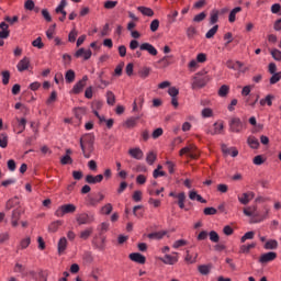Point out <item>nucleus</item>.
I'll use <instances>...</instances> for the list:
<instances>
[{
  "label": "nucleus",
  "instance_id": "c03bdc74",
  "mask_svg": "<svg viewBox=\"0 0 281 281\" xmlns=\"http://www.w3.org/2000/svg\"><path fill=\"white\" fill-rule=\"evenodd\" d=\"M188 245V240L186 239H178L173 241L172 249H181V247H186Z\"/></svg>",
  "mask_w": 281,
  "mask_h": 281
},
{
  "label": "nucleus",
  "instance_id": "09e8293b",
  "mask_svg": "<svg viewBox=\"0 0 281 281\" xmlns=\"http://www.w3.org/2000/svg\"><path fill=\"white\" fill-rule=\"evenodd\" d=\"M106 102L108 104H110V106H113V104H115V93H113V91L106 92Z\"/></svg>",
  "mask_w": 281,
  "mask_h": 281
},
{
  "label": "nucleus",
  "instance_id": "6e6552de",
  "mask_svg": "<svg viewBox=\"0 0 281 281\" xmlns=\"http://www.w3.org/2000/svg\"><path fill=\"white\" fill-rule=\"evenodd\" d=\"M243 121L238 116H233L229 121V128L232 133H240L243 131Z\"/></svg>",
  "mask_w": 281,
  "mask_h": 281
},
{
  "label": "nucleus",
  "instance_id": "0e129e2a",
  "mask_svg": "<svg viewBox=\"0 0 281 281\" xmlns=\"http://www.w3.org/2000/svg\"><path fill=\"white\" fill-rule=\"evenodd\" d=\"M251 89H254V86H245L243 89H241V95L243 98H247V95H249V93H251Z\"/></svg>",
  "mask_w": 281,
  "mask_h": 281
},
{
  "label": "nucleus",
  "instance_id": "bf43d9fd",
  "mask_svg": "<svg viewBox=\"0 0 281 281\" xmlns=\"http://www.w3.org/2000/svg\"><path fill=\"white\" fill-rule=\"evenodd\" d=\"M202 117H212L214 115V111L210 108H204L201 112Z\"/></svg>",
  "mask_w": 281,
  "mask_h": 281
},
{
  "label": "nucleus",
  "instance_id": "6e6d98bb",
  "mask_svg": "<svg viewBox=\"0 0 281 281\" xmlns=\"http://www.w3.org/2000/svg\"><path fill=\"white\" fill-rule=\"evenodd\" d=\"M138 76H139L140 78H143V79L148 78V77L150 76V68L144 67L143 69H140V70L138 71Z\"/></svg>",
  "mask_w": 281,
  "mask_h": 281
},
{
  "label": "nucleus",
  "instance_id": "20e7f679",
  "mask_svg": "<svg viewBox=\"0 0 281 281\" xmlns=\"http://www.w3.org/2000/svg\"><path fill=\"white\" fill-rule=\"evenodd\" d=\"M26 125H27V120H25V119H19L18 116H15L11 121V126L13 128V133H16L18 135H21V133H23V131H25Z\"/></svg>",
  "mask_w": 281,
  "mask_h": 281
},
{
  "label": "nucleus",
  "instance_id": "49530a36",
  "mask_svg": "<svg viewBox=\"0 0 281 281\" xmlns=\"http://www.w3.org/2000/svg\"><path fill=\"white\" fill-rule=\"evenodd\" d=\"M210 23L211 25L218 23V10L215 9L211 11Z\"/></svg>",
  "mask_w": 281,
  "mask_h": 281
},
{
  "label": "nucleus",
  "instance_id": "aec40b11",
  "mask_svg": "<svg viewBox=\"0 0 281 281\" xmlns=\"http://www.w3.org/2000/svg\"><path fill=\"white\" fill-rule=\"evenodd\" d=\"M67 237H61L58 243H57V251L59 254V256H63V254H65V251H67Z\"/></svg>",
  "mask_w": 281,
  "mask_h": 281
},
{
  "label": "nucleus",
  "instance_id": "ddd939ff",
  "mask_svg": "<svg viewBox=\"0 0 281 281\" xmlns=\"http://www.w3.org/2000/svg\"><path fill=\"white\" fill-rule=\"evenodd\" d=\"M127 153L132 159H136L137 161L144 159V151L139 147L130 148Z\"/></svg>",
  "mask_w": 281,
  "mask_h": 281
},
{
  "label": "nucleus",
  "instance_id": "b1692460",
  "mask_svg": "<svg viewBox=\"0 0 281 281\" xmlns=\"http://www.w3.org/2000/svg\"><path fill=\"white\" fill-rule=\"evenodd\" d=\"M21 220V210L15 209L12 211L11 225L12 227H19V221Z\"/></svg>",
  "mask_w": 281,
  "mask_h": 281
},
{
  "label": "nucleus",
  "instance_id": "37998d69",
  "mask_svg": "<svg viewBox=\"0 0 281 281\" xmlns=\"http://www.w3.org/2000/svg\"><path fill=\"white\" fill-rule=\"evenodd\" d=\"M66 82L71 83L76 80V72L72 69H69L65 75Z\"/></svg>",
  "mask_w": 281,
  "mask_h": 281
},
{
  "label": "nucleus",
  "instance_id": "bb28decb",
  "mask_svg": "<svg viewBox=\"0 0 281 281\" xmlns=\"http://www.w3.org/2000/svg\"><path fill=\"white\" fill-rule=\"evenodd\" d=\"M103 179H104L103 175H97V176L88 175L86 177V182L87 183H92V184L102 183Z\"/></svg>",
  "mask_w": 281,
  "mask_h": 281
},
{
  "label": "nucleus",
  "instance_id": "393cba45",
  "mask_svg": "<svg viewBox=\"0 0 281 281\" xmlns=\"http://www.w3.org/2000/svg\"><path fill=\"white\" fill-rule=\"evenodd\" d=\"M254 200V192H247L243 193L241 195H238V201L241 203V205H247L250 201Z\"/></svg>",
  "mask_w": 281,
  "mask_h": 281
},
{
  "label": "nucleus",
  "instance_id": "473e14b6",
  "mask_svg": "<svg viewBox=\"0 0 281 281\" xmlns=\"http://www.w3.org/2000/svg\"><path fill=\"white\" fill-rule=\"evenodd\" d=\"M238 12H243V8L236 7V8H234V9L229 12L228 21H229L231 23H235V22H236V14H238Z\"/></svg>",
  "mask_w": 281,
  "mask_h": 281
},
{
  "label": "nucleus",
  "instance_id": "2f4dec72",
  "mask_svg": "<svg viewBox=\"0 0 281 281\" xmlns=\"http://www.w3.org/2000/svg\"><path fill=\"white\" fill-rule=\"evenodd\" d=\"M251 249H256V243L241 245L239 247V254H249Z\"/></svg>",
  "mask_w": 281,
  "mask_h": 281
},
{
  "label": "nucleus",
  "instance_id": "7c9ffc66",
  "mask_svg": "<svg viewBox=\"0 0 281 281\" xmlns=\"http://www.w3.org/2000/svg\"><path fill=\"white\" fill-rule=\"evenodd\" d=\"M189 199L191 201H199V203H207V201H205V199L194 190L189 192Z\"/></svg>",
  "mask_w": 281,
  "mask_h": 281
},
{
  "label": "nucleus",
  "instance_id": "58836bf2",
  "mask_svg": "<svg viewBox=\"0 0 281 281\" xmlns=\"http://www.w3.org/2000/svg\"><path fill=\"white\" fill-rule=\"evenodd\" d=\"M177 199H178V205L180 210H183L186 207V193L184 192L178 193Z\"/></svg>",
  "mask_w": 281,
  "mask_h": 281
},
{
  "label": "nucleus",
  "instance_id": "680f3d73",
  "mask_svg": "<svg viewBox=\"0 0 281 281\" xmlns=\"http://www.w3.org/2000/svg\"><path fill=\"white\" fill-rule=\"evenodd\" d=\"M0 148H8V135L0 134Z\"/></svg>",
  "mask_w": 281,
  "mask_h": 281
},
{
  "label": "nucleus",
  "instance_id": "cd10ccee",
  "mask_svg": "<svg viewBox=\"0 0 281 281\" xmlns=\"http://www.w3.org/2000/svg\"><path fill=\"white\" fill-rule=\"evenodd\" d=\"M167 234V231H159L148 234L147 238H149L150 240H161V238H164V236H166Z\"/></svg>",
  "mask_w": 281,
  "mask_h": 281
},
{
  "label": "nucleus",
  "instance_id": "5fc2aeb1",
  "mask_svg": "<svg viewBox=\"0 0 281 281\" xmlns=\"http://www.w3.org/2000/svg\"><path fill=\"white\" fill-rule=\"evenodd\" d=\"M32 46L36 47L37 49H43V47H45V44L43 43V38L37 37L36 40H34L32 42Z\"/></svg>",
  "mask_w": 281,
  "mask_h": 281
},
{
  "label": "nucleus",
  "instance_id": "f257e3e1",
  "mask_svg": "<svg viewBox=\"0 0 281 281\" xmlns=\"http://www.w3.org/2000/svg\"><path fill=\"white\" fill-rule=\"evenodd\" d=\"M258 207L256 205L244 207L245 216H254V223H262V221H267L269 218V207L265 206L263 214H258Z\"/></svg>",
  "mask_w": 281,
  "mask_h": 281
},
{
  "label": "nucleus",
  "instance_id": "774afa93",
  "mask_svg": "<svg viewBox=\"0 0 281 281\" xmlns=\"http://www.w3.org/2000/svg\"><path fill=\"white\" fill-rule=\"evenodd\" d=\"M16 204V198L10 199L5 204V210L10 211Z\"/></svg>",
  "mask_w": 281,
  "mask_h": 281
},
{
  "label": "nucleus",
  "instance_id": "412c9836",
  "mask_svg": "<svg viewBox=\"0 0 281 281\" xmlns=\"http://www.w3.org/2000/svg\"><path fill=\"white\" fill-rule=\"evenodd\" d=\"M276 100V95L267 94L265 98L260 99V106H273V101Z\"/></svg>",
  "mask_w": 281,
  "mask_h": 281
},
{
  "label": "nucleus",
  "instance_id": "338daca9",
  "mask_svg": "<svg viewBox=\"0 0 281 281\" xmlns=\"http://www.w3.org/2000/svg\"><path fill=\"white\" fill-rule=\"evenodd\" d=\"M149 205H153V207H160L161 206V200H157L154 198H149L148 200Z\"/></svg>",
  "mask_w": 281,
  "mask_h": 281
},
{
  "label": "nucleus",
  "instance_id": "c756f323",
  "mask_svg": "<svg viewBox=\"0 0 281 281\" xmlns=\"http://www.w3.org/2000/svg\"><path fill=\"white\" fill-rule=\"evenodd\" d=\"M63 225V221L60 220H57L55 222H52L49 225H48V232L50 234H56V232H58V229L60 228V226Z\"/></svg>",
  "mask_w": 281,
  "mask_h": 281
},
{
  "label": "nucleus",
  "instance_id": "de8ad7c7",
  "mask_svg": "<svg viewBox=\"0 0 281 281\" xmlns=\"http://www.w3.org/2000/svg\"><path fill=\"white\" fill-rule=\"evenodd\" d=\"M113 212V204L112 203H106L101 207V214L109 215Z\"/></svg>",
  "mask_w": 281,
  "mask_h": 281
},
{
  "label": "nucleus",
  "instance_id": "a19ab883",
  "mask_svg": "<svg viewBox=\"0 0 281 281\" xmlns=\"http://www.w3.org/2000/svg\"><path fill=\"white\" fill-rule=\"evenodd\" d=\"M256 236V233L254 231L247 232L244 236L240 238V243H247V240H254Z\"/></svg>",
  "mask_w": 281,
  "mask_h": 281
},
{
  "label": "nucleus",
  "instance_id": "69168bd1",
  "mask_svg": "<svg viewBox=\"0 0 281 281\" xmlns=\"http://www.w3.org/2000/svg\"><path fill=\"white\" fill-rule=\"evenodd\" d=\"M168 93H169L170 98H178V95H179V90H178L177 87H170V88L168 89Z\"/></svg>",
  "mask_w": 281,
  "mask_h": 281
},
{
  "label": "nucleus",
  "instance_id": "a211bd4d",
  "mask_svg": "<svg viewBox=\"0 0 281 281\" xmlns=\"http://www.w3.org/2000/svg\"><path fill=\"white\" fill-rule=\"evenodd\" d=\"M130 260L132 262H137L138 265H145L146 263V257L139 252H132L130 254Z\"/></svg>",
  "mask_w": 281,
  "mask_h": 281
},
{
  "label": "nucleus",
  "instance_id": "9d476101",
  "mask_svg": "<svg viewBox=\"0 0 281 281\" xmlns=\"http://www.w3.org/2000/svg\"><path fill=\"white\" fill-rule=\"evenodd\" d=\"M164 262V265L173 266L179 262V252H172V255L166 254L164 257L159 258Z\"/></svg>",
  "mask_w": 281,
  "mask_h": 281
},
{
  "label": "nucleus",
  "instance_id": "6ab92c4d",
  "mask_svg": "<svg viewBox=\"0 0 281 281\" xmlns=\"http://www.w3.org/2000/svg\"><path fill=\"white\" fill-rule=\"evenodd\" d=\"M198 258H199V254L190 252V250H187L184 256V262L187 265H194Z\"/></svg>",
  "mask_w": 281,
  "mask_h": 281
},
{
  "label": "nucleus",
  "instance_id": "dca6fc26",
  "mask_svg": "<svg viewBox=\"0 0 281 281\" xmlns=\"http://www.w3.org/2000/svg\"><path fill=\"white\" fill-rule=\"evenodd\" d=\"M139 49H140V52H147L150 56H157V54H158L157 48H155V46H153V44L147 43V42L140 44Z\"/></svg>",
  "mask_w": 281,
  "mask_h": 281
},
{
  "label": "nucleus",
  "instance_id": "72a5a7b5",
  "mask_svg": "<svg viewBox=\"0 0 281 281\" xmlns=\"http://www.w3.org/2000/svg\"><path fill=\"white\" fill-rule=\"evenodd\" d=\"M278 247V240L276 239H268L265 244H263V249L267 250H273Z\"/></svg>",
  "mask_w": 281,
  "mask_h": 281
},
{
  "label": "nucleus",
  "instance_id": "3c124183",
  "mask_svg": "<svg viewBox=\"0 0 281 281\" xmlns=\"http://www.w3.org/2000/svg\"><path fill=\"white\" fill-rule=\"evenodd\" d=\"M281 80V71L272 74L270 78V85H278Z\"/></svg>",
  "mask_w": 281,
  "mask_h": 281
},
{
  "label": "nucleus",
  "instance_id": "864d4df0",
  "mask_svg": "<svg viewBox=\"0 0 281 281\" xmlns=\"http://www.w3.org/2000/svg\"><path fill=\"white\" fill-rule=\"evenodd\" d=\"M206 18H207V13L201 12V13L194 15L193 23H201V21H205Z\"/></svg>",
  "mask_w": 281,
  "mask_h": 281
},
{
  "label": "nucleus",
  "instance_id": "4c0bfd02",
  "mask_svg": "<svg viewBox=\"0 0 281 281\" xmlns=\"http://www.w3.org/2000/svg\"><path fill=\"white\" fill-rule=\"evenodd\" d=\"M247 144L248 146H250V148L257 149L260 146V142H258V138H256L255 136H249L247 139Z\"/></svg>",
  "mask_w": 281,
  "mask_h": 281
},
{
  "label": "nucleus",
  "instance_id": "4d7b16f0",
  "mask_svg": "<svg viewBox=\"0 0 281 281\" xmlns=\"http://www.w3.org/2000/svg\"><path fill=\"white\" fill-rule=\"evenodd\" d=\"M54 34H56V24H53V25L49 26V29L46 31V36H47L48 41H52V38H54Z\"/></svg>",
  "mask_w": 281,
  "mask_h": 281
},
{
  "label": "nucleus",
  "instance_id": "052dcab7",
  "mask_svg": "<svg viewBox=\"0 0 281 281\" xmlns=\"http://www.w3.org/2000/svg\"><path fill=\"white\" fill-rule=\"evenodd\" d=\"M76 38H78V31L72 29L68 35L69 43H76Z\"/></svg>",
  "mask_w": 281,
  "mask_h": 281
},
{
  "label": "nucleus",
  "instance_id": "0eeeda50",
  "mask_svg": "<svg viewBox=\"0 0 281 281\" xmlns=\"http://www.w3.org/2000/svg\"><path fill=\"white\" fill-rule=\"evenodd\" d=\"M207 82H210L209 77H201V76L196 75L192 78L191 87H192V89H203V87H205V85H207Z\"/></svg>",
  "mask_w": 281,
  "mask_h": 281
},
{
  "label": "nucleus",
  "instance_id": "f8f14e48",
  "mask_svg": "<svg viewBox=\"0 0 281 281\" xmlns=\"http://www.w3.org/2000/svg\"><path fill=\"white\" fill-rule=\"evenodd\" d=\"M65 8H67V0H61L55 9L56 14H61V16L58 18L61 23L67 19V11H65Z\"/></svg>",
  "mask_w": 281,
  "mask_h": 281
},
{
  "label": "nucleus",
  "instance_id": "603ef678",
  "mask_svg": "<svg viewBox=\"0 0 281 281\" xmlns=\"http://www.w3.org/2000/svg\"><path fill=\"white\" fill-rule=\"evenodd\" d=\"M227 93H229V86H227V85L222 86L218 90V97L225 98L227 95Z\"/></svg>",
  "mask_w": 281,
  "mask_h": 281
},
{
  "label": "nucleus",
  "instance_id": "39448f33",
  "mask_svg": "<svg viewBox=\"0 0 281 281\" xmlns=\"http://www.w3.org/2000/svg\"><path fill=\"white\" fill-rule=\"evenodd\" d=\"M76 210L77 209L74 204H64L55 211V216H57V218H63L65 214H74Z\"/></svg>",
  "mask_w": 281,
  "mask_h": 281
},
{
  "label": "nucleus",
  "instance_id": "13d9d810",
  "mask_svg": "<svg viewBox=\"0 0 281 281\" xmlns=\"http://www.w3.org/2000/svg\"><path fill=\"white\" fill-rule=\"evenodd\" d=\"M272 58L277 61H281V50L278 49V48H273L271 52H270Z\"/></svg>",
  "mask_w": 281,
  "mask_h": 281
},
{
  "label": "nucleus",
  "instance_id": "7ed1b4c3",
  "mask_svg": "<svg viewBox=\"0 0 281 281\" xmlns=\"http://www.w3.org/2000/svg\"><path fill=\"white\" fill-rule=\"evenodd\" d=\"M183 155H188L190 159H199L201 151L195 147V145L191 144L180 149V157H183Z\"/></svg>",
  "mask_w": 281,
  "mask_h": 281
},
{
  "label": "nucleus",
  "instance_id": "e2e57ef3",
  "mask_svg": "<svg viewBox=\"0 0 281 281\" xmlns=\"http://www.w3.org/2000/svg\"><path fill=\"white\" fill-rule=\"evenodd\" d=\"M2 83L3 85H9L10 83V71L9 70H4L2 71Z\"/></svg>",
  "mask_w": 281,
  "mask_h": 281
},
{
  "label": "nucleus",
  "instance_id": "f03ea898",
  "mask_svg": "<svg viewBox=\"0 0 281 281\" xmlns=\"http://www.w3.org/2000/svg\"><path fill=\"white\" fill-rule=\"evenodd\" d=\"M93 142H95V136L93 134H85L80 138L81 150L87 159L90 157L89 153L93 150Z\"/></svg>",
  "mask_w": 281,
  "mask_h": 281
},
{
  "label": "nucleus",
  "instance_id": "e433bc0d",
  "mask_svg": "<svg viewBox=\"0 0 281 281\" xmlns=\"http://www.w3.org/2000/svg\"><path fill=\"white\" fill-rule=\"evenodd\" d=\"M93 234V228L89 227L80 232L79 237L81 240H88V238Z\"/></svg>",
  "mask_w": 281,
  "mask_h": 281
},
{
  "label": "nucleus",
  "instance_id": "423d86ee",
  "mask_svg": "<svg viewBox=\"0 0 281 281\" xmlns=\"http://www.w3.org/2000/svg\"><path fill=\"white\" fill-rule=\"evenodd\" d=\"M226 67L228 69H234V71H239V74H246V71H249V68L245 67V64L241 61L227 60Z\"/></svg>",
  "mask_w": 281,
  "mask_h": 281
},
{
  "label": "nucleus",
  "instance_id": "79ce46f5",
  "mask_svg": "<svg viewBox=\"0 0 281 281\" xmlns=\"http://www.w3.org/2000/svg\"><path fill=\"white\" fill-rule=\"evenodd\" d=\"M199 34V31L194 27V25H190L187 27V36L188 38H194Z\"/></svg>",
  "mask_w": 281,
  "mask_h": 281
},
{
  "label": "nucleus",
  "instance_id": "8fccbe9b",
  "mask_svg": "<svg viewBox=\"0 0 281 281\" xmlns=\"http://www.w3.org/2000/svg\"><path fill=\"white\" fill-rule=\"evenodd\" d=\"M216 32H218V25H214L212 29H210L205 34V38H214Z\"/></svg>",
  "mask_w": 281,
  "mask_h": 281
},
{
  "label": "nucleus",
  "instance_id": "1a4fd4ad",
  "mask_svg": "<svg viewBox=\"0 0 281 281\" xmlns=\"http://www.w3.org/2000/svg\"><path fill=\"white\" fill-rule=\"evenodd\" d=\"M0 47H3L5 42H3L4 38H9L10 36V25L5 22L0 23Z\"/></svg>",
  "mask_w": 281,
  "mask_h": 281
},
{
  "label": "nucleus",
  "instance_id": "5701e85b",
  "mask_svg": "<svg viewBox=\"0 0 281 281\" xmlns=\"http://www.w3.org/2000/svg\"><path fill=\"white\" fill-rule=\"evenodd\" d=\"M222 153L231 157H238V149L236 147H227L225 144L222 145Z\"/></svg>",
  "mask_w": 281,
  "mask_h": 281
},
{
  "label": "nucleus",
  "instance_id": "4468645a",
  "mask_svg": "<svg viewBox=\"0 0 281 281\" xmlns=\"http://www.w3.org/2000/svg\"><path fill=\"white\" fill-rule=\"evenodd\" d=\"M276 258H278V254H276L273 251L266 252L260 256L259 262L261 265H267V262H273V260H276Z\"/></svg>",
  "mask_w": 281,
  "mask_h": 281
},
{
  "label": "nucleus",
  "instance_id": "c85d7f7f",
  "mask_svg": "<svg viewBox=\"0 0 281 281\" xmlns=\"http://www.w3.org/2000/svg\"><path fill=\"white\" fill-rule=\"evenodd\" d=\"M32 244V237L30 236H25L24 238H22L18 245V249H27L30 247V245Z\"/></svg>",
  "mask_w": 281,
  "mask_h": 281
},
{
  "label": "nucleus",
  "instance_id": "f704fd0d",
  "mask_svg": "<svg viewBox=\"0 0 281 281\" xmlns=\"http://www.w3.org/2000/svg\"><path fill=\"white\" fill-rule=\"evenodd\" d=\"M138 12H142L144 16H155V11L148 7H138Z\"/></svg>",
  "mask_w": 281,
  "mask_h": 281
},
{
  "label": "nucleus",
  "instance_id": "a18cd8bd",
  "mask_svg": "<svg viewBox=\"0 0 281 281\" xmlns=\"http://www.w3.org/2000/svg\"><path fill=\"white\" fill-rule=\"evenodd\" d=\"M211 270H212V267H211V266H207V265H201V266H199V268H198V271H200V273H201L202 276H207Z\"/></svg>",
  "mask_w": 281,
  "mask_h": 281
},
{
  "label": "nucleus",
  "instance_id": "2eb2a0df",
  "mask_svg": "<svg viewBox=\"0 0 281 281\" xmlns=\"http://www.w3.org/2000/svg\"><path fill=\"white\" fill-rule=\"evenodd\" d=\"M87 80H89V77L83 76L81 80H79L72 88V93L78 94L82 93V89L87 87Z\"/></svg>",
  "mask_w": 281,
  "mask_h": 281
},
{
  "label": "nucleus",
  "instance_id": "9b49d317",
  "mask_svg": "<svg viewBox=\"0 0 281 281\" xmlns=\"http://www.w3.org/2000/svg\"><path fill=\"white\" fill-rule=\"evenodd\" d=\"M76 221L78 225H89L93 223V216L87 213H80V214H77Z\"/></svg>",
  "mask_w": 281,
  "mask_h": 281
},
{
  "label": "nucleus",
  "instance_id": "c9c22d12",
  "mask_svg": "<svg viewBox=\"0 0 281 281\" xmlns=\"http://www.w3.org/2000/svg\"><path fill=\"white\" fill-rule=\"evenodd\" d=\"M154 179H159V177H166V171H164V166L158 165L153 172Z\"/></svg>",
  "mask_w": 281,
  "mask_h": 281
},
{
  "label": "nucleus",
  "instance_id": "4be33fe9",
  "mask_svg": "<svg viewBox=\"0 0 281 281\" xmlns=\"http://www.w3.org/2000/svg\"><path fill=\"white\" fill-rule=\"evenodd\" d=\"M18 71H27L30 69V59L23 57L16 65Z\"/></svg>",
  "mask_w": 281,
  "mask_h": 281
},
{
  "label": "nucleus",
  "instance_id": "f3484780",
  "mask_svg": "<svg viewBox=\"0 0 281 281\" xmlns=\"http://www.w3.org/2000/svg\"><path fill=\"white\" fill-rule=\"evenodd\" d=\"M91 56H93V53L91 52V49L79 48L75 53V58H83V60H89Z\"/></svg>",
  "mask_w": 281,
  "mask_h": 281
},
{
  "label": "nucleus",
  "instance_id": "ea45409f",
  "mask_svg": "<svg viewBox=\"0 0 281 281\" xmlns=\"http://www.w3.org/2000/svg\"><path fill=\"white\" fill-rule=\"evenodd\" d=\"M156 160H157V154H155V151L147 153L146 161L149 166H153V164H155Z\"/></svg>",
  "mask_w": 281,
  "mask_h": 281
},
{
  "label": "nucleus",
  "instance_id": "a878e982",
  "mask_svg": "<svg viewBox=\"0 0 281 281\" xmlns=\"http://www.w3.org/2000/svg\"><path fill=\"white\" fill-rule=\"evenodd\" d=\"M223 128H224L223 122L217 121L213 125V131H209L207 133L210 135H221L223 133Z\"/></svg>",
  "mask_w": 281,
  "mask_h": 281
}]
</instances>
